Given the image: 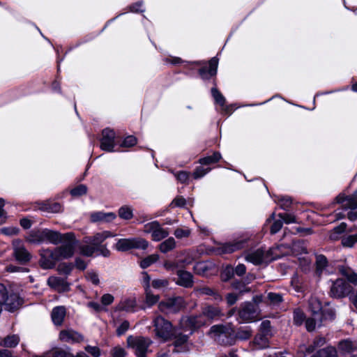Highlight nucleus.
I'll return each instance as SVG.
<instances>
[{
  "instance_id": "obj_22",
  "label": "nucleus",
  "mask_w": 357,
  "mask_h": 357,
  "mask_svg": "<svg viewBox=\"0 0 357 357\" xmlns=\"http://www.w3.org/2000/svg\"><path fill=\"white\" fill-rule=\"evenodd\" d=\"M90 218L91 220L93 222H108L114 220L116 218V215L112 212L105 213L102 211H98L91 213Z\"/></svg>"
},
{
  "instance_id": "obj_40",
  "label": "nucleus",
  "mask_w": 357,
  "mask_h": 357,
  "mask_svg": "<svg viewBox=\"0 0 357 357\" xmlns=\"http://www.w3.org/2000/svg\"><path fill=\"white\" fill-rule=\"evenodd\" d=\"M220 153L219 152H215L212 155H209L199 159V162L202 165H208L218 162L220 160Z\"/></svg>"
},
{
  "instance_id": "obj_53",
  "label": "nucleus",
  "mask_w": 357,
  "mask_h": 357,
  "mask_svg": "<svg viewBox=\"0 0 357 357\" xmlns=\"http://www.w3.org/2000/svg\"><path fill=\"white\" fill-rule=\"evenodd\" d=\"M326 264L327 259L324 255H319L317 257V271L318 273H321Z\"/></svg>"
},
{
  "instance_id": "obj_42",
  "label": "nucleus",
  "mask_w": 357,
  "mask_h": 357,
  "mask_svg": "<svg viewBox=\"0 0 357 357\" xmlns=\"http://www.w3.org/2000/svg\"><path fill=\"white\" fill-rule=\"evenodd\" d=\"M252 334V331L250 327L240 328L236 333V338L245 340L249 339Z\"/></svg>"
},
{
  "instance_id": "obj_47",
  "label": "nucleus",
  "mask_w": 357,
  "mask_h": 357,
  "mask_svg": "<svg viewBox=\"0 0 357 357\" xmlns=\"http://www.w3.org/2000/svg\"><path fill=\"white\" fill-rule=\"evenodd\" d=\"M291 286L293 287L296 291L300 292L303 291V280L298 275H294V277L291 279Z\"/></svg>"
},
{
  "instance_id": "obj_55",
  "label": "nucleus",
  "mask_w": 357,
  "mask_h": 357,
  "mask_svg": "<svg viewBox=\"0 0 357 357\" xmlns=\"http://www.w3.org/2000/svg\"><path fill=\"white\" fill-rule=\"evenodd\" d=\"M87 188L84 185H79L71 190L70 193L73 196H81L86 193Z\"/></svg>"
},
{
  "instance_id": "obj_10",
  "label": "nucleus",
  "mask_w": 357,
  "mask_h": 357,
  "mask_svg": "<svg viewBox=\"0 0 357 357\" xmlns=\"http://www.w3.org/2000/svg\"><path fill=\"white\" fill-rule=\"evenodd\" d=\"M350 291V286L343 280H336L331 289V294L333 297L341 298L344 297Z\"/></svg>"
},
{
  "instance_id": "obj_19",
  "label": "nucleus",
  "mask_w": 357,
  "mask_h": 357,
  "mask_svg": "<svg viewBox=\"0 0 357 357\" xmlns=\"http://www.w3.org/2000/svg\"><path fill=\"white\" fill-rule=\"evenodd\" d=\"M61 340L66 342H79L82 341L83 337L77 332L73 330H63L59 334Z\"/></svg>"
},
{
  "instance_id": "obj_20",
  "label": "nucleus",
  "mask_w": 357,
  "mask_h": 357,
  "mask_svg": "<svg viewBox=\"0 0 357 357\" xmlns=\"http://www.w3.org/2000/svg\"><path fill=\"white\" fill-rule=\"evenodd\" d=\"M177 275L178 279L176 281V283L178 285L185 288H188L192 286V275L190 273L183 270H178L177 271Z\"/></svg>"
},
{
  "instance_id": "obj_9",
  "label": "nucleus",
  "mask_w": 357,
  "mask_h": 357,
  "mask_svg": "<svg viewBox=\"0 0 357 357\" xmlns=\"http://www.w3.org/2000/svg\"><path fill=\"white\" fill-rule=\"evenodd\" d=\"M102 137L100 140V148L108 152L114 151L116 135L114 130L106 128L102 130Z\"/></svg>"
},
{
  "instance_id": "obj_15",
  "label": "nucleus",
  "mask_w": 357,
  "mask_h": 357,
  "mask_svg": "<svg viewBox=\"0 0 357 357\" xmlns=\"http://www.w3.org/2000/svg\"><path fill=\"white\" fill-rule=\"evenodd\" d=\"M245 260L255 265L269 261L267 254H265L261 249L248 253L245 256Z\"/></svg>"
},
{
  "instance_id": "obj_39",
  "label": "nucleus",
  "mask_w": 357,
  "mask_h": 357,
  "mask_svg": "<svg viewBox=\"0 0 357 357\" xmlns=\"http://www.w3.org/2000/svg\"><path fill=\"white\" fill-rule=\"evenodd\" d=\"M357 348V344L349 340H342L339 343V349L345 353H349Z\"/></svg>"
},
{
  "instance_id": "obj_54",
  "label": "nucleus",
  "mask_w": 357,
  "mask_h": 357,
  "mask_svg": "<svg viewBox=\"0 0 357 357\" xmlns=\"http://www.w3.org/2000/svg\"><path fill=\"white\" fill-rule=\"evenodd\" d=\"M137 144V139L132 135L126 137L121 144L123 147H131Z\"/></svg>"
},
{
  "instance_id": "obj_57",
  "label": "nucleus",
  "mask_w": 357,
  "mask_h": 357,
  "mask_svg": "<svg viewBox=\"0 0 357 357\" xmlns=\"http://www.w3.org/2000/svg\"><path fill=\"white\" fill-rule=\"evenodd\" d=\"M271 336V322L269 321H264L260 325V333Z\"/></svg>"
},
{
  "instance_id": "obj_2",
  "label": "nucleus",
  "mask_w": 357,
  "mask_h": 357,
  "mask_svg": "<svg viewBox=\"0 0 357 357\" xmlns=\"http://www.w3.org/2000/svg\"><path fill=\"white\" fill-rule=\"evenodd\" d=\"M156 337L163 342L172 340L176 327H174L170 321L161 316H157L153 321Z\"/></svg>"
},
{
  "instance_id": "obj_48",
  "label": "nucleus",
  "mask_w": 357,
  "mask_h": 357,
  "mask_svg": "<svg viewBox=\"0 0 357 357\" xmlns=\"http://www.w3.org/2000/svg\"><path fill=\"white\" fill-rule=\"evenodd\" d=\"M168 285L169 281L166 279H155L151 282V286L155 289H163Z\"/></svg>"
},
{
  "instance_id": "obj_56",
  "label": "nucleus",
  "mask_w": 357,
  "mask_h": 357,
  "mask_svg": "<svg viewBox=\"0 0 357 357\" xmlns=\"http://www.w3.org/2000/svg\"><path fill=\"white\" fill-rule=\"evenodd\" d=\"M210 171H211L210 168H204L202 167H199L196 168V169L193 172V176L195 179H197V178L203 177L204 175H206Z\"/></svg>"
},
{
  "instance_id": "obj_23",
  "label": "nucleus",
  "mask_w": 357,
  "mask_h": 357,
  "mask_svg": "<svg viewBox=\"0 0 357 357\" xmlns=\"http://www.w3.org/2000/svg\"><path fill=\"white\" fill-rule=\"evenodd\" d=\"M22 299L16 294H7L6 302L4 303L6 309L13 312L22 305Z\"/></svg>"
},
{
  "instance_id": "obj_64",
  "label": "nucleus",
  "mask_w": 357,
  "mask_h": 357,
  "mask_svg": "<svg viewBox=\"0 0 357 357\" xmlns=\"http://www.w3.org/2000/svg\"><path fill=\"white\" fill-rule=\"evenodd\" d=\"M86 279L92 282L93 284H99V278L96 273L95 272H89L86 273Z\"/></svg>"
},
{
  "instance_id": "obj_14",
  "label": "nucleus",
  "mask_w": 357,
  "mask_h": 357,
  "mask_svg": "<svg viewBox=\"0 0 357 357\" xmlns=\"http://www.w3.org/2000/svg\"><path fill=\"white\" fill-rule=\"evenodd\" d=\"M174 339V351L176 353H180V352H185L188 350V347L186 345L188 336L185 335H182L181 333H178V328L175 330V333L173 335V337Z\"/></svg>"
},
{
  "instance_id": "obj_52",
  "label": "nucleus",
  "mask_w": 357,
  "mask_h": 357,
  "mask_svg": "<svg viewBox=\"0 0 357 357\" xmlns=\"http://www.w3.org/2000/svg\"><path fill=\"white\" fill-rule=\"evenodd\" d=\"M234 274V268L231 266H227L222 272L221 277L223 280L226 281L229 280Z\"/></svg>"
},
{
  "instance_id": "obj_3",
  "label": "nucleus",
  "mask_w": 357,
  "mask_h": 357,
  "mask_svg": "<svg viewBox=\"0 0 357 357\" xmlns=\"http://www.w3.org/2000/svg\"><path fill=\"white\" fill-rule=\"evenodd\" d=\"M149 243L146 239L135 237L119 239L114 247L118 251L126 252L131 249L144 250L149 247Z\"/></svg>"
},
{
  "instance_id": "obj_18",
  "label": "nucleus",
  "mask_w": 357,
  "mask_h": 357,
  "mask_svg": "<svg viewBox=\"0 0 357 357\" xmlns=\"http://www.w3.org/2000/svg\"><path fill=\"white\" fill-rule=\"evenodd\" d=\"M204 317L208 320H213L222 316V311L218 307L211 305H206L202 308V313Z\"/></svg>"
},
{
  "instance_id": "obj_31",
  "label": "nucleus",
  "mask_w": 357,
  "mask_h": 357,
  "mask_svg": "<svg viewBox=\"0 0 357 357\" xmlns=\"http://www.w3.org/2000/svg\"><path fill=\"white\" fill-rule=\"evenodd\" d=\"M269 335L259 333L257 334L253 341V344L256 349H261L269 347L268 341Z\"/></svg>"
},
{
  "instance_id": "obj_17",
  "label": "nucleus",
  "mask_w": 357,
  "mask_h": 357,
  "mask_svg": "<svg viewBox=\"0 0 357 357\" xmlns=\"http://www.w3.org/2000/svg\"><path fill=\"white\" fill-rule=\"evenodd\" d=\"M336 202L341 204L345 208L356 209L357 208V191L351 196L340 195L336 197Z\"/></svg>"
},
{
  "instance_id": "obj_43",
  "label": "nucleus",
  "mask_w": 357,
  "mask_h": 357,
  "mask_svg": "<svg viewBox=\"0 0 357 357\" xmlns=\"http://www.w3.org/2000/svg\"><path fill=\"white\" fill-rule=\"evenodd\" d=\"M357 243V232L354 234H349L342 237V244L344 247L351 248Z\"/></svg>"
},
{
  "instance_id": "obj_30",
  "label": "nucleus",
  "mask_w": 357,
  "mask_h": 357,
  "mask_svg": "<svg viewBox=\"0 0 357 357\" xmlns=\"http://www.w3.org/2000/svg\"><path fill=\"white\" fill-rule=\"evenodd\" d=\"M195 292L197 294V295H208L212 296L213 297V300L217 302H220L222 300V296L215 291L211 289L208 287H202L197 288L195 289Z\"/></svg>"
},
{
  "instance_id": "obj_33",
  "label": "nucleus",
  "mask_w": 357,
  "mask_h": 357,
  "mask_svg": "<svg viewBox=\"0 0 357 357\" xmlns=\"http://www.w3.org/2000/svg\"><path fill=\"white\" fill-rule=\"evenodd\" d=\"M40 208L49 213H58L61 210V206L59 203L45 202L41 204Z\"/></svg>"
},
{
  "instance_id": "obj_12",
  "label": "nucleus",
  "mask_w": 357,
  "mask_h": 357,
  "mask_svg": "<svg viewBox=\"0 0 357 357\" xmlns=\"http://www.w3.org/2000/svg\"><path fill=\"white\" fill-rule=\"evenodd\" d=\"M73 235L67 237L64 241H66L61 247L55 249V252L58 256L59 259H66L73 256L74 253V243L72 241Z\"/></svg>"
},
{
  "instance_id": "obj_49",
  "label": "nucleus",
  "mask_w": 357,
  "mask_h": 357,
  "mask_svg": "<svg viewBox=\"0 0 357 357\" xmlns=\"http://www.w3.org/2000/svg\"><path fill=\"white\" fill-rule=\"evenodd\" d=\"M190 229L188 228H177L174 232V234L177 238H183L188 237L190 234Z\"/></svg>"
},
{
  "instance_id": "obj_46",
  "label": "nucleus",
  "mask_w": 357,
  "mask_h": 357,
  "mask_svg": "<svg viewBox=\"0 0 357 357\" xmlns=\"http://www.w3.org/2000/svg\"><path fill=\"white\" fill-rule=\"evenodd\" d=\"M326 339L324 337H318L314 339L312 344L310 345L307 349L308 353L313 352L315 349L324 345Z\"/></svg>"
},
{
  "instance_id": "obj_29",
  "label": "nucleus",
  "mask_w": 357,
  "mask_h": 357,
  "mask_svg": "<svg viewBox=\"0 0 357 357\" xmlns=\"http://www.w3.org/2000/svg\"><path fill=\"white\" fill-rule=\"evenodd\" d=\"M47 284L58 291H64L67 289L66 281L60 278L52 276L47 280Z\"/></svg>"
},
{
  "instance_id": "obj_59",
  "label": "nucleus",
  "mask_w": 357,
  "mask_h": 357,
  "mask_svg": "<svg viewBox=\"0 0 357 357\" xmlns=\"http://www.w3.org/2000/svg\"><path fill=\"white\" fill-rule=\"evenodd\" d=\"M281 220L287 224H290L296 222L294 215L289 213H280L278 215Z\"/></svg>"
},
{
  "instance_id": "obj_62",
  "label": "nucleus",
  "mask_w": 357,
  "mask_h": 357,
  "mask_svg": "<svg viewBox=\"0 0 357 357\" xmlns=\"http://www.w3.org/2000/svg\"><path fill=\"white\" fill-rule=\"evenodd\" d=\"M19 229L16 227H3L1 229V232L7 236L15 235L18 233Z\"/></svg>"
},
{
  "instance_id": "obj_25",
  "label": "nucleus",
  "mask_w": 357,
  "mask_h": 357,
  "mask_svg": "<svg viewBox=\"0 0 357 357\" xmlns=\"http://www.w3.org/2000/svg\"><path fill=\"white\" fill-rule=\"evenodd\" d=\"M212 96L217 104H218L222 110L226 113H231V109L229 107L225 105V98L222 94L215 88L211 89Z\"/></svg>"
},
{
  "instance_id": "obj_26",
  "label": "nucleus",
  "mask_w": 357,
  "mask_h": 357,
  "mask_svg": "<svg viewBox=\"0 0 357 357\" xmlns=\"http://www.w3.org/2000/svg\"><path fill=\"white\" fill-rule=\"evenodd\" d=\"M309 307L312 315L317 316V320H320V315H324L320 301L316 297H312L309 301Z\"/></svg>"
},
{
  "instance_id": "obj_36",
  "label": "nucleus",
  "mask_w": 357,
  "mask_h": 357,
  "mask_svg": "<svg viewBox=\"0 0 357 357\" xmlns=\"http://www.w3.org/2000/svg\"><path fill=\"white\" fill-rule=\"evenodd\" d=\"M44 233L45 229L40 231H32L27 237V241L33 243H40L44 242L45 237H43V235Z\"/></svg>"
},
{
  "instance_id": "obj_34",
  "label": "nucleus",
  "mask_w": 357,
  "mask_h": 357,
  "mask_svg": "<svg viewBox=\"0 0 357 357\" xmlns=\"http://www.w3.org/2000/svg\"><path fill=\"white\" fill-rule=\"evenodd\" d=\"M20 342V337L17 335H8L5 338H3L1 342L0 345L4 347H15Z\"/></svg>"
},
{
  "instance_id": "obj_63",
  "label": "nucleus",
  "mask_w": 357,
  "mask_h": 357,
  "mask_svg": "<svg viewBox=\"0 0 357 357\" xmlns=\"http://www.w3.org/2000/svg\"><path fill=\"white\" fill-rule=\"evenodd\" d=\"M85 350L93 357H99L100 356V350L97 347L86 346Z\"/></svg>"
},
{
  "instance_id": "obj_60",
  "label": "nucleus",
  "mask_w": 357,
  "mask_h": 357,
  "mask_svg": "<svg viewBox=\"0 0 357 357\" xmlns=\"http://www.w3.org/2000/svg\"><path fill=\"white\" fill-rule=\"evenodd\" d=\"M130 327V324L127 321H124L121 323V324L117 328L116 333L119 336L124 334Z\"/></svg>"
},
{
  "instance_id": "obj_6",
  "label": "nucleus",
  "mask_w": 357,
  "mask_h": 357,
  "mask_svg": "<svg viewBox=\"0 0 357 357\" xmlns=\"http://www.w3.org/2000/svg\"><path fill=\"white\" fill-rule=\"evenodd\" d=\"M143 231L144 234H150L152 241H160L169 236V231L162 227L159 222L154 220L144 225Z\"/></svg>"
},
{
  "instance_id": "obj_45",
  "label": "nucleus",
  "mask_w": 357,
  "mask_h": 357,
  "mask_svg": "<svg viewBox=\"0 0 357 357\" xmlns=\"http://www.w3.org/2000/svg\"><path fill=\"white\" fill-rule=\"evenodd\" d=\"M210 333L215 338L225 336V327L222 325L213 326L210 329Z\"/></svg>"
},
{
  "instance_id": "obj_5",
  "label": "nucleus",
  "mask_w": 357,
  "mask_h": 357,
  "mask_svg": "<svg viewBox=\"0 0 357 357\" xmlns=\"http://www.w3.org/2000/svg\"><path fill=\"white\" fill-rule=\"evenodd\" d=\"M187 303L183 298L181 296L168 298L158 304V308L160 312L165 314L176 313L184 309Z\"/></svg>"
},
{
  "instance_id": "obj_38",
  "label": "nucleus",
  "mask_w": 357,
  "mask_h": 357,
  "mask_svg": "<svg viewBox=\"0 0 357 357\" xmlns=\"http://www.w3.org/2000/svg\"><path fill=\"white\" fill-rule=\"evenodd\" d=\"M119 215L123 220H130L133 217V209L130 206H123L119 209Z\"/></svg>"
},
{
  "instance_id": "obj_27",
  "label": "nucleus",
  "mask_w": 357,
  "mask_h": 357,
  "mask_svg": "<svg viewBox=\"0 0 357 357\" xmlns=\"http://www.w3.org/2000/svg\"><path fill=\"white\" fill-rule=\"evenodd\" d=\"M245 242L237 241L223 244L220 249L222 253H231L243 248Z\"/></svg>"
},
{
  "instance_id": "obj_1",
  "label": "nucleus",
  "mask_w": 357,
  "mask_h": 357,
  "mask_svg": "<svg viewBox=\"0 0 357 357\" xmlns=\"http://www.w3.org/2000/svg\"><path fill=\"white\" fill-rule=\"evenodd\" d=\"M114 236L111 232L104 231L95 234L92 236H86L84 240V245L80 246V251L83 255L90 257L95 252H99L100 255L104 257H108L110 254L109 250L102 243L109 237Z\"/></svg>"
},
{
  "instance_id": "obj_50",
  "label": "nucleus",
  "mask_w": 357,
  "mask_h": 357,
  "mask_svg": "<svg viewBox=\"0 0 357 357\" xmlns=\"http://www.w3.org/2000/svg\"><path fill=\"white\" fill-rule=\"evenodd\" d=\"M305 319V315L303 311L299 309H296L294 312V322L296 325H301L303 324Z\"/></svg>"
},
{
  "instance_id": "obj_4",
  "label": "nucleus",
  "mask_w": 357,
  "mask_h": 357,
  "mask_svg": "<svg viewBox=\"0 0 357 357\" xmlns=\"http://www.w3.org/2000/svg\"><path fill=\"white\" fill-rule=\"evenodd\" d=\"M127 343L128 347L135 350L137 357H146L152 341L148 337L129 336L127 338Z\"/></svg>"
},
{
  "instance_id": "obj_16",
  "label": "nucleus",
  "mask_w": 357,
  "mask_h": 357,
  "mask_svg": "<svg viewBox=\"0 0 357 357\" xmlns=\"http://www.w3.org/2000/svg\"><path fill=\"white\" fill-rule=\"evenodd\" d=\"M43 235L45 237L44 242H49L53 244H58L64 241L67 237L71 236V234L62 236L59 232L50 229H45V233Z\"/></svg>"
},
{
  "instance_id": "obj_58",
  "label": "nucleus",
  "mask_w": 357,
  "mask_h": 357,
  "mask_svg": "<svg viewBox=\"0 0 357 357\" xmlns=\"http://www.w3.org/2000/svg\"><path fill=\"white\" fill-rule=\"evenodd\" d=\"M176 179L181 183H185L188 181L189 178L190 174L187 172H179L176 173H174Z\"/></svg>"
},
{
  "instance_id": "obj_51",
  "label": "nucleus",
  "mask_w": 357,
  "mask_h": 357,
  "mask_svg": "<svg viewBox=\"0 0 357 357\" xmlns=\"http://www.w3.org/2000/svg\"><path fill=\"white\" fill-rule=\"evenodd\" d=\"M267 298L270 303L273 305H278L282 301V297L280 294L270 292Z\"/></svg>"
},
{
  "instance_id": "obj_21",
  "label": "nucleus",
  "mask_w": 357,
  "mask_h": 357,
  "mask_svg": "<svg viewBox=\"0 0 357 357\" xmlns=\"http://www.w3.org/2000/svg\"><path fill=\"white\" fill-rule=\"evenodd\" d=\"M218 61L215 57L212 58L209 61V68H202L199 70V74L203 79H209L215 75L217 73Z\"/></svg>"
},
{
  "instance_id": "obj_35",
  "label": "nucleus",
  "mask_w": 357,
  "mask_h": 357,
  "mask_svg": "<svg viewBox=\"0 0 357 357\" xmlns=\"http://www.w3.org/2000/svg\"><path fill=\"white\" fill-rule=\"evenodd\" d=\"M312 317H309L305 321V327L308 331H312L317 326H321L324 315H320V320H317V316L312 314Z\"/></svg>"
},
{
  "instance_id": "obj_44",
  "label": "nucleus",
  "mask_w": 357,
  "mask_h": 357,
  "mask_svg": "<svg viewBox=\"0 0 357 357\" xmlns=\"http://www.w3.org/2000/svg\"><path fill=\"white\" fill-rule=\"evenodd\" d=\"M145 303L148 306L151 307L159 301L160 296L153 294L151 289L145 290Z\"/></svg>"
},
{
  "instance_id": "obj_41",
  "label": "nucleus",
  "mask_w": 357,
  "mask_h": 357,
  "mask_svg": "<svg viewBox=\"0 0 357 357\" xmlns=\"http://www.w3.org/2000/svg\"><path fill=\"white\" fill-rule=\"evenodd\" d=\"M340 271L350 282L353 284L357 283V275L354 273L351 268L342 267L340 268Z\"/></svg>"
},
{
  "instance_id": "obj_24",
  "label": "nucleus",
  "mask_w": 357,
  "mask_h": 357,
  "mask_svg": "<svg viewBox=\"0 0 357 357\" xmlns=\"http://www.w3.org/2000/svg\"><path fill=\"white\" fill-rule=\"evenodd\" d=\"M137 305L135 298H127L123 299L116 306V310L126 312H133Z\"/></svg>"
},
{
  "instance_id": "obj_28",
  "label": "nucleus",
  "mask_w": 357,
  "mask_h": 357,
  "mask_svg": "<svg viewBox=\"0 0 357 357\" xmlns=\"http://www.w3.org/2000/svg\"><path fill=\"white\" fill-rule=\"evenodd\" d=\"M66 316V309L63 306L54 307L52 312V319L55 325H61Z\"/></svg>"
},
{
  "instance_id": "obj_7",
  "label": "nucleus",
  "mask_w": 357,
  "mask_h": 357,
  "mask_svg": "<svg viewBox=\"0 0 357 357\" xmlns=\"http://www.w3.org/2000/svg\"><path fill=\"white\" fill-rule=\"evenodd\" d=\"M206 324H207L206 318L204 317L202 314L196 316H185L181 318L178 328L184 331H191L192 332Z\"/></svg>"
},
{
  "instance_id": "obj_11",
  "label": "nucleus",
  "mask_w": 357,
  "mask_h": 357,
  "mask_svg": "<svg viewBox=\"0 0 357 357\" xmlns=\"http://www.w3.org/2000/svg\"><path fill=\"white\" fill-rule=\"evenodd\" d=\"M238 314L243 321H251L257 317L256 306L250 303H245L242 305Z\"/></svg>"
},
{
  "instance_id": "obj_61",
  "label": "nucleus",
  "mask_w": 357,
  "mask_h": 357,
  "mask_svg": "<svg viewBox=\"0 0 357 357\" xmlns=\"http://www.w3.org/2000/svg\"><path fill=\"white\" fill-rule=\"evenodd\" d=\"M112 357H126L125 350L119 347H116L111 351Z\"/></svg>"
},
{
  "instance_id": "obj_13",
  "label": "nucleus",
  "mask_w": 357,
  "mask_h": 357,
  "mask_svg": "<svg viewBox=\"0 0 357 357\" xmlns=\"http://www.w3.org/2000/svg\"><path fill=\"white\" fill-rule=\"evenodd\" d=\"M40 257V264L45 269L52 268L55 263L59 260L55 250L54 251L49 250H43Z\"/></svg>"
},
{
  "instance_id": "obj_8",
  "label": "nucleus",
  "mask_w": 357,
  "mask_h": 357,
  "mask_svg": "<svg viewBox=\"0 0 357 357\" xmlns=\"http://www.w3.org/2000/svg\"><path fill=\"white\" fill-rule=\"evenodd\" d=\"M13 256L21 264H25L31 259V255L25 248L20 240H15L13 242Z\"/></svg>"
},
{
  "instance_id": "obj_37",
  "label": "nucleus",
  "mask_w": 357,
  "mask_h": 357,
  "mask_svg": "<svg viewBox=\"0 0 357 357\" xmlns=\"http://www.w3.org/2000/svg\"><path fill=\"white\" fill-rule=\"evenodd\" d=\"M160 257L158 254H153L151 255H149L148 257L142 259L140 262L139 265L142 268H146L149 267L153 264L155 263L158 259Z\"/></svg>"
},
{
  "instance_id": "obj_32",
  "label": "nucleus",
  "mask_w": 357,
  "mask_h": 357,
  "mask_svg": "<svg viewBox=\"0 0 357 357\" xmlns=\"http://www.w3.org/2000/svg\"><path fill=\"white\" fill-rule=\"evenodd\" d=\"M176 247V241L173 237H169L158 245L159 250L162 253H167L174 250Z\"/></svg>"
}]
</instances>
